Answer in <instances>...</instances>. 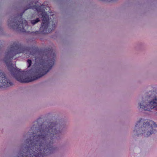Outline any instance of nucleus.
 <instances>
[{
    "mask_svg": "<svg viewBox=\"0 0 157 157\" xmlns=\"http://www.w3.org/2000/svg\"><path fill=\"white\" fill-rule=\"evenodd\" d=\"M62 126L56 122H44L38 131L31 132L26 140V146L20 155L21 157H43L53 152V144L58 140L62 132Z\"/></svg>",
    "mask_w": 157,
    "mask_h": 157,
    "instance_id": "f03ea898",
    "label": "nucleus"
},
{
    "mask_svg": "<svg viewBox=\"0 0 157 157\" xmlns=\"http://www.w3.org/2000/svg\"><path fill=\"white\" fill-rule=\"evenodd\" d=\"M31 8L36 9L39 13H40L38 16H40V15L42 16L43 18L41 27L40 29L41 33L44 34L48 33L55 29L56 25L54 21H50L47 12L45 11V7L44 6H30L27 9Z\"/></svg>",
    "mask_w": 157,
    "mask_h": 157,
    "instance_id": "20e7f679",
    "label": "nucleus"
},
{
    "mask_svg": "<svg viewBox=\"0 0 157 157\" xmlns=\"http://www.w3.org/2000/svg\"><path fill=\"white\" fill-rule=\"evenodd\" d=\"M134 131L137 132V136L144 134V137H147L157 133V125L152 121L140 119L136 123Z\"/></svg>",
    "mask_w": 157,
    "mask_h": 157,
    "instance_id": "7ed1b4c3",
    "label": "nucleus"
},
{
    "mask_svg": "<svg viewBox=\"0 0 157 157\" xmlns=\"http://www.w3.org/2000/svg\"><path fill=\"white\" fill-rule=\"evenodd\" d=\"M13 85V83L6 78L4 73L0 71V88H5Z\"/></svg>",
    "mask_w": 157,
    "mask_h": 157,
    "instance_id": "423d86ee",
    "label": "nucleus"
},
{
    "mask_svg": "<svg viewBox=\"0 0 157 157\" xmlns=\"http://www.w3.org/2000/svg\"><path fill=\"white\" fill-rule=\"evenodd\" d=\"M17 17H15L14 18H10L8 21V25L11 26L10 25L12 24L11 27L13 29H16L18 30V29L16 28V24L17 23Z\"/></svg>",
    "mask_w": 157,
    "mask_h": 157,
    "instance_id": "0eeeda50",
    "label": "nucleus"
},
{
    "mask_svg": "<svg viewBox=\"0 0 157 157\" xmlns=\"http://www.w3.org/2000/svg\"><path fill=\"white\" fill-rule=\"evenodd\" d=\"M27 64L28 65V67H29L32 65V61L30 59H28L27 61Z\"/></svg>",
    "mask_w": 157,
    "mask_h": 157,
    "instance_id": "1a4fd4ad",
    "label": "nucleus"
},
{
    "mask_svg": "<svg viewBox=\"0 0 157 157\" xmlns=\"http://www.w3.org/2000/svg\"><path fill=\"white\" fill-rule=\"evenodd\" d=\"M39 31H36V32H32V33L33 34H38L39 33Z\"/></svg>",
    "mask_w": 157,
    "mask_h": 157,
    "instance_id": "9b49d317",
    "label": "nucleus"
},
{
    "mask_svg": "<svg viewBox=\"0 0 157 157\" xmlns=\"http://www.w3.org/2000/svg\"><path fill=\"white\" fill-rule=\"evenodd\" d=\"M40 21V20L39 18H37L35 20H32L31 21V23L32 25H34Z\"/></svg>",
    "mask_w": 157,
    "mask_h": 157,
    "instance_id": "6e6552de",
    "label": "nucleus"
},
{
    "mask_svg": "<svg viewBox=\"0 0 157 157\" xmlns=\"http://www.w3.org/2000/svg\"><path fill=\"white\" fill-rule=\"evenodd\" d=\"M116 0H109V2L112 1H116Z\"/></svg>",
    "mask_w": 157,
    "mask_h": 157,
    "instance_id": "f8f14e48",
    "label": "nucleus"
},
{
    "mask_svg": "<svg viewBox=\"0 0 157 157\" xmlns=\"http://www.w3.org/2000/svg\"><path fill=\"white\" fill-rule=\"evenodd\" d=\"M42 52L35 46L13 43L4 58L12 76L21 83L34 81L46 74L54 64L56 54L50 48Z\"/></svg>",
    "mask_w": 157,
    "mask_h": 157,
    "instance_id": "f257e3e1",
    "label": "nucleus"
},
{
    "mask_svg": "<svg viewBox=\"0 0 157 157\" xmlns=\"http://www.w3.org/2000/svg\"><path fill=\"white\" fill-rule=\"evenodd\" d=\"M34 128H35V130L36 129V127L34 126V125H33L32 127L31 128V130H32V131L34 130Z\"/></svg>",
    "mask_w": 157,
    "mask_h": 157,
    "instance_id": "9d476101",
    "label": "nucleus"
},
{
    "mask_svg": "<svg viewBox=\"0 0 157 157\" xmlns=\"http://www.w3.org/2000/svg\"><path fill=\"white\" fill-rule=\"evenodd\" d=\"M23 13H21L20 15L19 18V21H17V23L16 24V28L18 29V30L23 32H26V30L25 29V28H28V25L27 21L24 19L22 18Z\"/></svg>",
    "mask_w": 157,
    "mask_h": 157,
    "instance_id": "39448f33",
    "label": "nucleus"
}]
</instances>
